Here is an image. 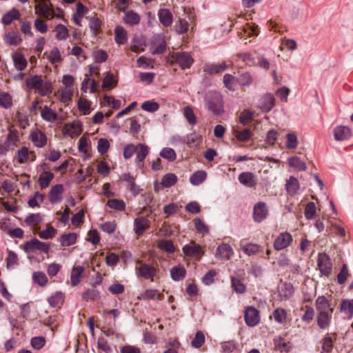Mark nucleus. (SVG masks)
Returning <instances> with one entry per match:
<instances>
[{
    "label": "nucleus",
    "mask_w": 353,
    "mask_h": 353,
    "mask_svg": "<svg viewBox=\"0 0 353 353\" xmlns=\"http://www.w3.org/2000/svg\"><path fill=\"white\" fill-rule=\"evenodd\" d=\"M114 34L117 43L121 45L127 41V32L123 27H116Z\"/></svg>",
    "instance_id": "nucleus-33"
},
{
    "label": "nucleus",
    "mask_w": 353,
    "mask_h": 353,
    "mask_svg": "<svg viewBox=\"0 0 353 353\" xmlns=\"http://www.w3.org/2000/svg\"><path fill=\"white\" fill-rule=\"evenodd\" d=\"M43 220V218L41 214L35 213L28 215L25 219V223L28 226H35L41 223Z\"/></svg>",
    "instance_id": "nucleus-36"
},
{
    "label": "nucleus",
    "mask_w": 353,
    "mask_h": 353,
    "mask_svg": "<svg viewBox=\"0 0 353 353\" xmlns=\"http://www.w3.org/2000/svg\"><path fill=\"white\" fill-rule=\"evenodd\" d=\"M190 24L188 21L184 19H179L176 24V31L179 34H185L189 30Z\"/></svg>",
    "instance_id": "nucleus-48"
},
{
    "label": "nucleus",
    "mask_w": 353,
    "mask_h": 353,
    "mask_svg": "<svg viewBox=\"0 0 353 353\" xmlns=\"http://www.w3.org/2000/svg\"><path fill=\"white\" fill-rule=\"evenodd\" d=\"M318 267L322 274L327 276L332 270L330 259L324 253L319 254L318 258Z\"/></svg>",
    "instance_id": "nucleus-12"
},
{
    "label": "nucleus",
    "mask_w": 353,
    "mask_h": 353,
    "mask_svg": "<svg viewBox=\"0 0 353 353\" xmlns=\"http://www.w3.org/2000/svg\"><path fill=\"white\" fill-rule=\"evenodd\" d=\"M172 63L178 64L182 69L190 68L194 62V59L190 53L187 52H173L170 56Z\"/></svg>",
    "instance_id": "nucleus-2"
},
{
    "label": "nucleus",
    "mask_w": 353,
    "mask_h": 353,
    "mask_svg": "<svg viewBox=\"0 0 353 353\" xmlns=\"http://www.w3.org/2000/svg\"><path fill=\"white\" fill-rule=\"evenodd\" d=\"M241 248L242 250L249 256L256 254L261 250L260 246L254 243L241 244Z\"/></svg>",
    "instance_id": "nucleus-38"
},
{
    "label": "nucleus",
    "mask_w": 353,
    "mask_h": 353,
    "mask_svg": "<svg viewBox=\"0 0 353 353\" xmlns=\"http://www.w3.org/2000/svg\"><path fill=\"white\" fill-rule=\"evenodd\" d=\"M299 189V183L298 180L296 178L291 176L286 184V190L291 195H294L297 193Z\"/></svg>",
    "instance_id": "nucleus-37"
},
{
    "label": "nucleus",
    "mask_w": 353,
    "mask_h": 353,
    "mask_svg": "<svg viewBox=\"0 0 353 353\" xmlns=\"http://www.w3.org/2000/svg\"><path fill=\"white\" fill-rule=\"evenodd\" d=\"M232 287L236 293L239 294L244 293L246 289L242 281L236 278H232Z\"/></svg>",
    "instance_id": "nucleus-57"
},
{
    "label": "nucleus",
    "mask_w": 353,
    "mask_h": 353,
    "mask_svg": "<svg viewBox=\"0 0 353 353\" xmlns=\"http://www.w3.org/2000/svg\"><path fill=\"white\" fill-rule=\"evenodd\" d=\"M56 232L57 230L52 226L48 225L46 230L41 231L39 233V236L43 239H52L55 235Z\"/></svg>",
    "instance_id": "nucleus-61"
},
{
    "label": "nucleus",
    "mask_w": 353,
    "mask_h": 353,
    "mask_svg": "<svg viewBox=\"0 0 353 353\" xmlns=\"http://www.w3.org/2000/svg\"><path fill=\"white\" fill-rule=\"evenodd\" d=\"M316 214V205L313 202L307 204L305 209V216L306 219L310 220L314 219Z\"/></svg>",
    "instance_id": "nucleus-63"
},
{
    "label": "nucleus",
    "mask_w": 353,
    "mask_h": 353,
    "mask_svg": "<svg viewBox=\"0 0 353 353\" xmlns=\"http://www.w3.org/2000/svg\"><path fill=\"white\" fill-rule=\"evenodd\" d=\"M30 139L34 145L37 148H43L47 143L46 134L39 129H35L30 132Z\"/></svg>",
    "instance_id": "nucleus-10"
},
{
    "label": "nucleus",
    "mask_w": 353,
    "mask_h": 353,
    "mask_svg": "<svg viewBox=\"0 0 353 353\" xmlns=\"http://www.w3.org/2000/svg\"><path fill=\"white\" fill-rule=\"evenodd\" d=\"M141 108L149 112H154L159 108L158 103L152 101H147L142 103Z\"/></svg>",
    "instance_id": "nucleus-56"
},
{
    "label": "nucleus",
    "mask_w": 353,
    "mask_h": 353,
    "mask_svg": "<svg viewBox=\"0 0 353 353\" xmlns=\"http://www.w3.org/2000/svg\"><path fill=\"white\" fill-rule=\"evenodd\" d=\"M136 152L137 165L139 168H142L143 166V161L149 153V148L143 143H139L137 145Z\"/></svg>",
    "instance_id": "nucleus-16"
},
{
    "label": "nucleus",
    "mask_w": 353,
    "mask_h": 353,
    "mask_svg": "<svg viewBox=\"0 0 353 353\" xmlns=\"http://www.w3.org/2000/svg\"><path fill=\"white\" fill-rule=\"evenodd\" d=\"M77 236V234L73 232L65 234L60 237L59 241L61 243L62 246H70L75 243Z\"/></svg>",
    "instance_id": "nucleus-31"
},
{
    "label": "nucleus",
    "mask_w": 353,
    "mask_h": 353,
    "mask_svg": "<svg viewBox=\"0 0 353 353\" xmlns=\"http://www.w3.org/2000/svg\"><path fill=\"white\" fill-rule=\"evenodd\" d=\"M158 248L168 253H173L175 251L174 245L172 241L170 240H160L158 242Z\"/></svg>",
    "instance_id": "nucleus-44"
},
{
    "label": "nucleus",
    "mask_w": 353,
    "mask_h": 353,
    "mask_svg": "<svg viewBox=\"0 0 353 353\" xmlns=\"http://www.w3.org/2000/svg\"><path fill=\"white\" fill-rule=\"evenodd\" d=\"M207 177V173L204 170H198L192 174L190 178V182L193 185H199L202 183Z\"/></svg>",
    "instance_id": "nucleus-28"
},
{
    "label": "nucleus",
    "mask_w": 353,
    "mask_h": 353,
    "mask_svg": "<svg viewBox=\"0 0 353 353\" xmlns=\"http://www.w3.org/2000/svg\"><path fill=\"white\" fill-rule=\"evenodd\" d=\"M205 342V336L201 331H198L193 340L191 342L192 346L199 348L203 345Z\"/></svg>",
    "instance_id": "nucleus-55"
},
{
    "label": "nucleus",
    "mask_w": 353,
    "mask_h": 353,
    "mask_svg": "<svg viewBox=\"0 0 353 353\" xmlns=\"http://www.w3.org/2000/svg\"><path fill=\"white\" fill-rule=\"evenodd\" d=\"M12 59L14 68L18 71H23L27 67L28 61L25 56L21 52H15L12 54Z\"/></svg>",
    "instance_id": "nucleus-20"
},
{
    "label": "nucleus",
    "mask_w": 353,
    "mask_h": 353,
    "mask_svg": "<svg viewBox=\"0 0 353 353\" xmlns=\"http://www.w3.org/2000/svg\"><path fill=\"white\" fill-rule=\"evenodd\" d=\"M299 141L297 136L294 132L286 134L285 146L289 150H295L298 146Z\"/></svg>",
    "instance_id": "nucleus-35"
},
{
    "label": "nucleus",
    "mask_w": 353,
    "mask_h": 353,
    "mask_svg": "<svg viewBox=\"0 0 353 353\" xmlns=\"http://www.w3.org/2000/svg\"><path fill=\"white\" fill-rule=\"evenodd\" d=\"M292 241V236L288 232L281 233L274 242V248L276 250H281L290 245Z\"/></svg>",
    "instance_id": "nucleus-8"
},
{
    "label": "nucleus",
    "mask_w": 353,
    "mask_h": 353,
    "mask_svg": "<svg viewBox=\"0 0 353 353\" xmlns=\"http://www.w3.org/2000/svg\"><path fill=\"white\" fill-rule=\"evenodd\" d=\"M194 224L196 231L202 234H206L209 232V229L205 223L200 219H194Z\"/></svg>",
    "instance_id": "nucleus-52"
},
{
    "label": "nucleus",
    "mask_w": 353,
    "mask_h": 353,
    "mask_svg": "<svg viewBox=\"0 0 353 353\" xmlns=\"http://www.w3.org/2000/svg\"><path fill=\"white\" fill-rule=\"evenodd\" d=\"M63 188L61 184H57L52 187L49 192V200L52 203H59L61 199V194L63 192Z\"/></svg>",
    "instance_id": "nucleus-22"
},
{
    "label": "nucleus",
    "mask_w": 353,
    "mask_h": 353,
    "mask_svg": "<svg viewBox=\"0 0 353 353\" xmlns=\"http://www.w3.org/2000/svg\"><path fill=\"white\" fill-rule=\"evenodd\" d=\"M39 240L36 238L32 239L29 241H26L23 245V250L26 253L32 252L37 250Z\"/></svg>",
    "instance_id": "nucleus-49"
},
{
    "label": "nucleus",
    "mask_w": 353,
    "mask_h": 353,
    "mask_svg": "<svg viewBox=\"0 0 353 353\" xmlns=\"http://www.w3.org/2000/svg\"><path fill=\"white\" fill-rule=\"evenodd\" d=\"M223 83L225 87L229 90H234L235 77L230 74H225L223 76Z\"/></svg>",
    "instance_id": "nucleus-60"
},
{
    "label": "nucleus",
    "mask_w": 353,
    "mask_h": 353,
    "mask_svg": "<svg viewBox=\"0 0 353 353\" xmlns=\"http://www.w3.org/2000/svg\"><path fill=\"white\" fill-rule=\"evenodd\" d=\"M205 105L214 114H221L223 112L222 95L218 92H208L205 96Z\"/></svg>",
    "instance_id": "nucleus-1"
},
{
    "label": "nucleus",
    "mask_w": 353,
    "mask_h": 353,
    "mask_svg": "<svg viewBox=\"0 0 353 353\" xmlns=\"http://www.w3.org/2000/svg\"><path fill=\"white\" fill-rule=\"evenodd\" d=\"M59 95L61 102L67 103L71 100L73 95V91L72 89H62L59 91Z\"/></svg>",
    "instance_id": "nucleus-58"
},
{
    "label": "nucleus",
    "mask_w": 353,
    "mask_h": 353,
    "mask_svg": "<svg viewBox=\"0 0 353 353\" xmlns=\"http://www.w3.org/2000/svg\"><path fill=\"white\" fill-rule=\"evenodd\" d=\"M152 43L153 45V49L152 50V54H159L165 52L166 49V43L161 36H154Z\"/></svg>",
    "instance_id": "nucleus-14"
},
{
    "label": "nucleus",
    "mask_w": 353,
    "mask_h": 353,
    "mask_svg": "<svg viewBox=\"0 0 353 353\" xmlns=\"http://www.w3.org/2000/svg\"><path fill=\"white\" fill-rule=\"evenodd\" d=\"M90 87V92L94 93L97 91L98 84L94 79H92L85 74V79L81 83V90L83 92H86Z\"/></svg>",
    "instance_id": "nucleus-26"
},
{
    "label": "nucleus",
    "mask_w": 353,
    "mask_h": 353,
    "mask_svg": "<svg viewBox=\"0 0 353 353\" xmlns=\"http://www.w3.org/2000/svg\"><path fill=\"white\" fill-rule=\"evenodd\" d=\"M170 275L174 281H181L185 276V270L181 265L174 266L170 270Z\"/></svg>",
    "instance_id": "nucleus-30"
},
{
    "label": "nucleus",
    "mask_w": 353,
    "mask_h": 353,
    "mask_svg": "<svg viewBox=\"0 0 353 353\" xmlns=\"http://www.w3.org/2000/svg\"><path fill=\"white\" fill-rule=\"evenodd\" d=\"M268 214L267 205L264 202L256 203L253 209V218L256 222H261Z\"/></svg>",
    "instance_id": "nucleus-9"
},
{
    "label": "nucleus",
    "mask_w": 353,
    "mask_h": 353,
    "mask_svg": "<svg viewBox=\"0 0 353 353\" xmlns=\"http://www.w3.org/2000/svg\"><path fill=\"white\" fill-rule=\"evenodd\" d=\"M34 281L41 286H44L48 283V278L42 272H34L33 273Z\"/></svg>",
    "instance_id": "nucleus-54"
},
{
    "label": "nucleus",
    "mask_w": 353,
    "mask_h": 353,
    "mask_svg": "<svg viewBox=\"0 0 353 353\" xmlns=\"http://www.w3.org/2000/svg\"><path fill=\"white\" fill-rule=\"evenodd\" d=\"M118 9L124 12L123 22L130 26H135L140 22V16L132 10H126L125 6H118Z\"/></svg>",
    "instance_id": "nucleus-7"
},
{
    "label": "nucleus",
    "mask_w": 353,
    "mask_h": 353,
    "mask_svg": "<svg viewBox=\"0 0 353 353\" xmlns=\"http://www.w3.org/2000/svg\"><path fill=\"white\" fill-rule=\"evenodd\" d=\"M275 105V98L273 94L266 93L259 100L258 107L264 112H270Z\"/></svg>",
    "instance_id": "nucleus-6"
},
{
    "label": "nucleus",
    "mask_w": 353,
    "mask_h": 353,
    "mask_svg": "<svg viewBox=\"0 0 353 353\" xmlns=\"http://www.w3.org/2000/svg\"><path fill=\"white\" fill-rule=\"evenodd\" d=\"M19 16V12L17 10L13 8L12 10L3 16L2 22L5 25H9L13 20L18 19Z\"/></svg>",
    "instance_id": "nucleus-41"
},
{
    "label": "nucleus",
    "mask_w": 353,
    "mask_h": 353,
    "mask_svg": "<svg viewBox=\"0 0 353 353\" xmlns=\"http://www.w3.org/2000/svg\"><path fill=\"white\" fill-rule=\"evenodd\" d=\"M48 59L52 64L59 63L62 59L59 50L57 48H53L48 55Z\"/></svg>",
    "instance_id": "nucleus-50"
},
{
    "label": "nucleus",
    "mask_w": 353,
    "mask_h": 353,
    "mask_svg": "<svg viewBox=\"0 0 353 353\" xmlns=\"http://www.w3.org/2000/svg\"><path fill=\"white\" fill-rule=\"evenodd\" d=\"M289 165L299 171H303L306 170V165L303 162L300 158L297 157H292L288 159Z\"/></svg>",
    "instance_id": "nucleus-40"
},
{
    "label": "nucleus",
    "mask_w": 353,
    "mask_h": 353,
    "mask_svg": "<svg viewBox=\"0 0 353 353\" xmlns=\"http://www.w3.org/2000/svg\"><path fill=\"white\" fill-rule=\"evenodd\" d=\"M183 252L185 256L196 259H199L203 254L202 248L194 241H191L183 248Z\"/></svg>",
    "instance_id": "nucleus-5"
},
{
    "label": "nucleus",
    "mask_w": 353,
    "mask_h": 353,
    "mask_svg": "<svg viewBox=\"0 0 353 353\" xmlns=\"http://www.w3.org/2000/svg\"><path fill=\"white\" fill-rule=\"evenodd\" d=\"M238 179L241 184L248 188H254L257 184L256 176L250 172L241 173Z\"/></svg>",
    "instance_id": "nucleus-11"
},
{
    "label": "nucleus",
    "mask_w": 353,
    "mask_h": 353,
    "mask_svg": "<svg viewBox=\"0 0 353 353\" xmlns=\"http://www.w3.org/2000/svg\"><path fill=\"white\" fill-rule=\"evenodd\" d=\"M315 305L318 313L333 312V308L331 307L329 301L324 296H319L316 300Z\"/></svg>",
    "instance_id": "nucleus-15"
},
{
    "label": "nucleus",
    "mask_w": 353,
    "mask_h": 353,
    "mask_svg": "<svg viewBox=\"0 0 353 353\" xmlns=\"http://www.w3.org/2000/svg\"><path fill=\"white\" fill-rule=\"evenodd\" d=\"M134 231L138 236L143 234L145 230H146L150 225V221L145 217H139L134 220Z\"/></svg>",
    "instance_id": "nucleus-24"
},
{
    "label": "nucleus",
    "mask_w": 353,
    "mask_h": 353,
    "mask_svg": "<svg viewBox=\"0 0 353 353\" xmlns=\"http://www.w3.org/2000/svg\"><path fill=\"white\" fill-rule=\"evenodd\" d=\"M334 137L335 140L342 141L348 139L351 137L350 130L345 126H337L334 130Z\"/></svg>",
    "instance_id": "nucleus-17"
},
{
    "label": "nucleus",
    "mask_w": 353,
    "mask_h": 353,
    "mask_svg": "<svg viewBox=\"0 0 353 353\" xmlns=\"http://www.w3.org/2000/svg\"><path fill=\"white\" fill-rule=\"evenodd\" d=\"M34 9L36 13L41 15L43 17L47 19H52L54 16V12L48 7V6L46 3L43 1H41L40 3H37L35 6Z\"/></svg>",
    "instance_id": "nucleus-18"
},
{
    "label": "nucleus",
    "mask_w": 353,
    "mask_h": 353,
    "mask_svg": "<svg viewBox=\"0 0 353 353\" xmlns=\"http://www.w3.org/2000/svg\"><path fill=\"white\" fill-rule=\"evenodd\" d=\"M158 17L160 22L165 27L170 26L173 21L172 14L166 8L160 9L158 12Z\"/></svg>",
    "instance_id": "nucleus-23"
},
{
    "label": "nucleus",
    "mask_w": 353,
    "mask_h": 353,
    "mask_svg": "<svg viewBox=\"0 0 353 353\" xmlns=\"http://www.w3.org/2000/svg\"><path fill=\"white\" fill-rule=\"evenodd\" d=\"M332 313H318L317 316V324L322 328L325 329L330 325Z\"/></svg>",
    "instance_id": "nucleus-29"
},
{
    "label": "nucleus",
    "mask_w": 353,
    "mask_h": 353,
    "mask_svg": "<svg viewBox=\"0 0 353 353\" xmlns=\"http://www.w3.org/2000/svg\"><path fill=\"white\" fill-rule=\"evenodd\" d=\"M41 116L43 120L48 122H53L57 118L56 112L46 105L42 109Z\"/></svg>",
    "instance_id": "nucleus-34"
},
{
    "label": "nucleus",
    "mask_w": 353,
    "mask_h": 353,
    "mask_svg": "<svg viewBox=\"0 0 353 353\" xmlns=\"http://www.w3.org/2000/svg\"><path fill=\"white\" fill-rule=\"evenodd\" d=\"M42 81L43 79L40 76L34 75L26 79V85L30 89L37 90L39 85H41Z\"/></svg>",
    "instance_id": "nucleus-47"
},
{
    "label": "nucleus",
    "mask_w": 353,
    "mask_h": 353,
    "mask_svg": "<svg viewBox=\"0 0 353 353\" xmlns=\"http://www.w3.org/2000/svg\"><path fill=\"white\" fill-rule=\"evenodd\" d=\"M233 253L232 248L230 245L223 243L217 248L216 256L223 260H229Z\"/></svg>",
    "instance_id": "nucleus-19"
},
{
    "label": "nucleus",
    "mask_w": 353,
    "mask_h": 353,
    "mask_svg": "<svg viewBox=\"0 0 353 353\" xmlns=\"http://www.w3.org/2000/svg\"><path fill=\"white\" fill-rule=\"evenodd\" d=\"M183 114L185 119L190 125H194L196 123V119L192 109L190 106L183 108Z\"/></svg>",
    "instance_id": "nucleus-59"
},
{
    "label": "nucleus",
    "mask_w": 353,
    "mask_h": 353,
    "mask_svg": "<svg viewBox=\"0 0 353 353\" xmlns=\"http://www.w3.org/2000/svg\"><path fill=\"white\" fill-rule=\"evenodd\" d=\"M32 154L28 148L24 146L17 151L16 158L19 163L23 164L27 163Z\"/></svg>",
    "instance_id": "nucleus-32"
},
{
    "label": "nucleus",
    "mask_w": 353,
    "mask_h": 353,
    "mask_svg": "<svg viewBox=\"0 0 353 353\" xmlns=\"http://www.w3.org/2000/svg\"><path fill=\"white\" fill-rule=\"evenodd\" d=\"M176 181V176L174 174L169 173L163 176L161 180V185L164 188H170L174 185Z\"/></svg>",
    "instance_id": "nucleus-45"
},
{
    "label": "nucleus",
    "mask_w": 353,
    "mask_h": 353,
    "mask_svg": "<svg viewBox=\"0 0 353 353\" xmlns=\"http://www.w3.org/2000/svg\"><path fill=\"white\" fill-rule=\"evenodd\" d=\"M83 272L84 268L83 266L73 267L70 274V281L72 286H75L81 282Z\"/></svg>",
    "instance_id": "nucleus-25"
},
{
    "label": "nucleus",
    "mask_w": 353,
    "mask_h": 353,
    "mask_svg": "<svg viewBox=\"0 0 353 353\" xmlns=\"http://www.w3.org/2000/svg\"><path fill=\"white\" fill-rule=\"evenodd\" d=\"M143 298L145 299L161 300L163 295L156 290H148L143 294Z\"/></svg>",
    "instance_id": "nucleus-64"
},
{
    "label": "nucleus",
    "mask_w": 353,
    "mask_h": 353,
    "mask_svg": "<svg viewBox=\"0 0 353 353\" xmlns=\"http://www.w3.org/2000/svg\"><path fill=\"white\" fill-rule=\"evenodd\" d=\"M110 145V142L107 139L100 138L97 142V151L101 154H103L109 150Z\"/></svg>",
    "instance_id": "nucleus-51"
},
{
    "label": "nucleus",
    "mask_w": 353,
    "mask_h": 353,
    "mask_svg": "<svg viewBox=\"0 0 353 353\" xmlns=\"http://www.w3.org/2000/svg\"><path fill=\"white\" fill-rule=\"evenodd\" d=\"M54 174L50 172H43L39 176V182L41 188H46L48 187L50 181L53 179Z\"/></svg>",
    "instance_id": "nucleus-39"
},
{
    "label": "nucleus",
    "mask_w": 353,
    "mask_h": 353,
    "mask_svg": "<svg viewBox=\"0 0 353 353\" xmlns=\"http://www.w3.org/2000/svg\"><path fill=\"white\" fill-rule=\"evenodd\" d=\"M43 195L37 192L34 195L29 199L28 202V205L31 208L37 207L43 201Z\"/></svg>",
    "instance_id": "nucleus-53"
},
{
    "label": "nucleus",
    "mask_w": 353,
    "mask_h": 353,
    "mask_svg": "<svg viewBox=\"0 0 353 353\" xmlns=\"http://www.w3.org/2000/svg\"><path fill=\"white\" fill-rule=\"evenodd\" d=\"M83 130L82 123L81 121L76 120L72 123L64 124L62 132L65 137L74 138L79 136Z\"/></svg>",
    "instance_id": "nucleus-3"
},
{
    "label": "nucleus",
    "mask_w": 353,
    "mask_h": 353,
    "mask_svg": "<svg viewBox=\"0 0 353 353\" xmlns=\"http://www.w3.org/2000/svg\"><path fill=\"white\" fill-rule=\"evenodd\" d=\"M138 275L144 278L145 279L153 280L156 275V269L148 264L141 263L140 266L137 268Z\"/></svg>",
    "instance_id": "nucleus-13"
},
{
    "label": "nucleus",
    "mask_w": 353,
    "mask_h": 353,
    "mask_svg": "<svg viewBox=\"0 0 353 353\" xmlns=\"http://www.w3.org/2000/svg\"><path fill=\"white\" fill-rule=\"evenodd\" d=\"M3 39L7 44L14 46H19L22 41L20 34L15 31L6 32L3 36Z\"/></svg>",
    "instance_id": "nucleus-21"
},
{
    "label": "nucleus",
    "mask_w": 353,
    "mask_h": 353,
    "mask_svg": "<svg viewBox=\"0 0 353 353\" xmlns=\"http://www.w3.org/2000/svg\"><path fill=\"white\" fill-rule=\"evenodd\" d=\"M0 105L4 108H9L12 105V97L8 93H0Z\"/></svg>",
    "instance_id": "nucleus-62"
},
{
    "label": "nucleus",
    "mask_w": 353,
    "mask_h": 353,
    "mask_svg": "<svg viewBox=\"0 0 353 353\" xmlns=\"http://www.w3.org/2000/svg\"><path fill=\"white\" fill-rule=\"evenodd\" d=\"M273 317L276 322L281 324L285 323L287 320V312L284 309L278 307L274 311Z\"/></svg>",
    "instance_id": "nucleus-43"
},
{
    "label": "nucleus",
    "mask_w": 353,
    "mask_h": 353,
    "mask_svg": "<svg viewBox=\"0 0 353 353\" xmlns=\"http://www.w3.org/2000/svg\"><path fill=\"white\" fill-rule=\"evenodd\" d=\"M18 142V136L16 132L10 131L5 141V145L10 149L12 150Z\"/></svg>",
    "instance_id": "nucleus-46"
},
{
    "label": "nucleus",
    "mask_w": 353,
    "mask_h": 353,
    "mask_svg": "<svg viewBox=\"0 0 353 353\" xmlns=\"http://www.w3.org/2000/svg\"><path fill=\"white\" fill-rule=\"evenodd\" d=\"M54 31L56 32L55 37L58 40H65L69 36L68 28L63 24L57 25Z\"/></svg>",
    "instance_id": "nucleus-42"
},
{
    "label": "nucleus",
    "mask_w": 353,
    "mask_h": 353,
    "mask_svg": "<svg viewBox=\"0 0 353 353\" xmlns=\"http://www.w3.org/2000/svg\"><path fill=\"white\" fill-rule=\"evenodd\" d=\"M245 321L248 326H255L260 321L259 312L253 306H248L245 308Z\"/></svg>",
    "instance_id": "nucleus-4"
},
{
    "label": "nucleus",
    "mask_w": 353,
    "mask_h": 353,
    "mask_svg": "<svg viewBox=\"0 0 353 353\" xmlns=\"http://www.w3.org/2000/svg\"><path fill=\"white\" fill-rule=\"evenodd\" d=\"M227 68L225 63L219 64H208L204 66V72L210 74H217L223 72Z\"/></svg>",
    "instance_id": "nucleus-27"
}]
</instances>
